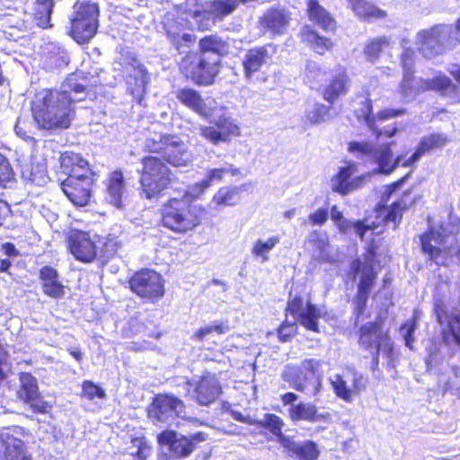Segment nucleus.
<instances>
[{
	"label": "nucleus",
	"mask_w": 460,
	"mask_h": 460,
	"mask_svg": "<svg viewBox=\"0 0 460 460\" xmlns=\"http://www.w3.org/2000/svg\"><path fill=\"white\" fill-rule=\"evenodd\" d=\"M184 12L185 13L192 18H205L208 16V7L204 5V4L199 0H186L184 3Z\"/></svg>",
	"instance_id": "nucleus-53"
},
{
	"label": "nucleus",
	"mask_w": 460,
	"mask_h": 460,
	"mask_svg": "<svg viewBox=\"0 0 460 460\" xmlns=\"http://www.w3.org/2000/svg\"><path fill=\"white\" fill-rule=\"evenodd\" d=\"M288 416L294 422L299 420L315 422L323 419V416L318 412V409L314 404L303 402L291 405L288 409Z\"/></svg>",
	"instance_id": "nucleus-40"
},
{
	"label": "nucleus",
	"mask_w": 460,
	"mask_h": 460,
	"mask_svg": "<svg viewBox=\"0 0 460 460\" xmlns=\"http://www.w3.org/2000/svg\"><path fill=\"white\" fill-rule=\"evenodd\" d=\"M291 13L283 7H271L260 18V25L272 36L283 35L289 26Z\"/></svg>",
	"instance_id": "nucleus-23"
},
{
	"label": "nucleus",
	"mask_w": 460,
	"mask_h": 460,
	"mask_svg": "<svg viewBox=\"0 0 460 460\" xmlns=\"http://www.w3.org/2000/svg\"><path fill=\"white\" fill-rule=\"evenodd\" d=\"M417 317L413 316L401 325V330H406L403 338L405 341V345L410 349H413L412 344L414 342V332L417 327Z\"/></svg>",
	"instance_id": "nucleus-57"
},
{
	"label": "nucleus",
	"mask_w": 460,
	"mask_h": 460,
	"mask_svg": "<svg viewBox=\"0 0 460 460\" xmlns=\"http://www.w3.org/2000/svg\"><path fill=\"white\" fill-rule=\"evenodd\" d=\"M230 329L231 327L227 321L213 322L210 324L201 326L196 330L191 335V340L197 342H208L218 345V342L214 340V337L224 335L228 332Z\"/></svg>",
	"instance_id": "nucleus-34"
},
{
	"label": "nucleus",
	"mask_w": 460,
	"mask_h": 460,
	"mask_svg": "<svg viewBox=\"0 0 460 460\" xmlns=\"http://www.w3.org/2000/svg\"><path fill=\"white\" fill-rule=\"evenodd\" d=\"M60 167L67 176L93 175L89 162L80 154L65 151L59 157Z\"/></svg>",
	"instance_id": "nucleus-30"
},
{
	"label": "nucleus",
	"mask_w": 460,
	"mask_h": 460,
	"mask_svg": "<svg viewBox=\"0 0 460 460\" xmlns=\"http://www.w3.org/2000/svg\"><path fill=\"white\" fill-rule=\"evenodd\" d=\"M389 43V40L385 36H380L367 40L364 48V54L367 60L374 62L378 59L384 48L388 47Z\"/></svg>",
	"instance_id": "nucleus-44"
},
{
	"label": "nucleus",
	"mask_w": 460,
	"mask_h": 460,
	"mask_svg": "<svg viewBox=\"0 0 460 460\" xmlns=\"http://www.w3.org/2000/svg\"><path fill=\"white\" fill-rule=\"evenodd\" d=\"M162 29L171 46L179 53L196 43L192 24L185 17L167 13L162 21Z\"/></svg>",
	"instance_id": "nucleus-12"
},
{
	"label": "nucleus",
	"mask_w": 460,
	"mask_h": 460,
	"mask_svg": "<svg viewBox=\"0 0 460 460\" xmlns=\"http://www.w3.org/2000/svg\"><path fill=\"white\" fill-rule=\"evenodd\" d=\"M298 332L296 322L284 320L277 328L276 332L279 341L285 343L290 341Z\"/></svg>",
	"instance_id": "nucleus-50"
},
{
	"label": "nucleus",
	"mask_w": 460,
	"mask_h": 460,
	"mask_svg": "<svg viewBox=\"0 0 460 460\" xmlns=\"http://www.w3.org/2000/svg\"><path fill=\"white\" fill-rule=\"evenodd\" d=\"M332 105L315 103L314 106L305 112V120L310 125L323 123L329 115Z\"/></svg>",
	"instance_id": "nucleus-47"
},
{
	"label": "nucleus",
	"mask_w": 460,
	"mask_h": 460,
	"mask_svg": "<svg viewBox=\"0 0 460 460\" xmlns=\"http://www.w3.org/2000/svg\"><path fill=\"white\" fill-rule=\"evenodd\" d=\"M94 182L93 175H80L66 177L60 185L71 203L76 207H84L91 200Z\"/></svg>",
	"instance_id": "nucleus-17"
},
{
	"label": "nucleus",
	"mask_w": 460,
	"mask_h": 460,
	"mask_svg": "<svg viewBox=\"0 0 460 460\" xmlns=\"http://www.w3.org/2000/svg\"><path fill=\"white\" fill-rule=\"evenodd\" d=\"M353 229L356 234L361 239H365V235L367 231H374L378 227V225L375 222L367 223V219L364 218L361 220H356L353 222Z\"/></svg>",
	"instance_id": "nucleus-60"
},
{
	"label": "nucleus",
	"mask_w": 460,
	"mask_h": 460,
	"mask_svg": "<svg viewBox=\"0 0 460 460\" xmlns=\"http://www.w3.org/2000/svg\"><path fill=\"white\" fill-rule=\"evenodd\" d=\"M144 151L155 154L169 167H186L192 160L186 144L175 135L162 134L158 139H146Z\"/></svg>",
	"instance_id": "nucleus-8"
},
{
	"label": "nucleus",
	"mask_w": 460,
	"mask_h": 460,
	"mask_svg": "<svg viewBox=\"0 0 460 460\" xmlns=\"http://www.w3.org/2000/svg\"><path fill=\"white\" fill-rule=\"evenodd\" d=\"M357 172V164L352 161L347 162L346 165L340 167L337 172L332 177V190L341 196H346L361 188L366 180V176L359 175L352 177V175Z\"/></svg>",
	"instance_id": "nucleus-20"
},
{
	"label": "nucleus",
	"mask_w": 460,
	"mask_h": 460,
	"mask_svg": "<svg viewBox=\"0 0 460 460\" xmlns=\"http://www.w3.org/2000/svg\"><path fill=\"white\" fill-rule=\"evenodd\" d=\"M411 175V172L404 174L398 180L385 185V190L382 195V200L387 202L391 196L403 184L405 183Z\"/></svg>",
	"instance_id": "nucleus-58"
},
{
	"label": "nucleus",
	"mask_w": 460,
	"mask_h": 460,
	"mask_svg": "<svg viewBox=\"0 0 460 460\" xmlns=\"http://www.w3.org/2000/svg\"><path fill=\"white\" fill-rule=\"evenodd\" d=\"M270 45H262L247 49L242 60L243 72L245 79L250 81L270 58L268 48Z\"/></svg>",
	"instance_id": "nucleus-26"
},
{
	"label": "nucleus",
	"mask_w": 460,
	"mask_h": 460,
	"mask_svg": "<svg viewBox=\"0 0 460 460\" xmlns=\"http://www.w3.org/2000/svg\"><path fill=\"white\" fill-rule=\"evenodd\" d=\"M105 190L110 202L116 208H121L122 197L126 190V181L121 170H114L109 173Z\"/></svg>",
	"instance_id": "nucleus-33"
},
{
	"label": "nucleus",
	"mask_w": 460,
	"mask_h": 460,
	"mask_svg": "<svg viewBox=\"0 0 460 460\" xmlns=\"http://www.w3.org/2000/svg\"><path fill=\"white\" fill-rule=\"evenodd\" d=\"M371 130L374 132L376 137H380L382 136H385L386 137H392L397 133L398 128L396 126H393L387 128L379 129L375 125L374 129Z\"/></svg>",
	"instance_id": "nucleus-64"
},
{
	"label": "nucleus",
	"mask_w": 460,
	"mask_h": 460,
	"mask_svg": "<svg viewBox=\"0 0 460 460\" xmlns=\"http://www.w3.org/2000/svg\"><path fill=\"white\" fill-rule=\"evenodd\" d=\"M226 168H214L208 171L206 178L201 181L203 188H208L214 181H222L224 175L228 172Z\"/></svg>",
	"instance_id": "nucleus-59"
},
{
	"label": "nucleus",
	"mask_w": 460,
	"mask_h": 460,
	"mask_svg": "<svg viewBox=\"0 0 460 460\" xmlns=\"http://www.w3.org/2000/svg\"><path fill=\"white\" fill-rule=\"evenodd\" d=\"M350 86L351 80L347 69L342 66H339L335 68L332 77L323 85L321 96L329 105H333L340 98L349 93Z\"/></svg>",
	"instance_id": "nucleus-21"
},
{
	"label": "nucleus",
	"mask_w": 460,
	"mask_h": 460,
	"mask_svg": "<svg viewBox=\"0 0 460 460\" xmlns=\"http://www.w3.org/2000/svg\"><path fill=\"white\" fill-rule=\"evenodd\" d=\"M284 426L285 422L282 418L275 413H265L261 420H255L254 422V427L265 432H270L281 446L285 443V439L289 437L283 434Z\"/></svg>",
	"instance_id": "nucleus-35"
},
{
	"label": "nucleus",
	"mask_w": 460,
	"mask_h": 460,
	"mask_svg": "<svg viewBox=\"0 0 460 460\" xmlns=\"http://www.w3.org/2000/svg\"><path fill=\"white\" fill-rule=\"evenodd\" d=\"M355 115L358 119H363L370 129H374L376 118L373 116V101L368 94L359 102Z\"/></svg>",
	"instance_id": "nucleus-46"
},
{
	"label": "nucleus",
	"mask_w": 460,
	"mask_h": 460,
	"mask_svg": "<svg viewBox=\"0 0 460 460\" xmlns=\"http://www.w3.org/2000/svg\"><path fill=\"white\" fill-rule=\"evenodd\" d=\"M16 183V174L9 160L0 153V189L11 188Z\"/></svg>",
	"instance_id": "nucleus-45"
},
{
	"label": "nucleus",
	"mask_w": 460,
	"mask_h": 460,
	"mask_svg": "<svg viewBox=\"0 0 460 460\" xmlns=\"http://www.w3.org/2000/svg\"><path fill=\"white\" fill-rule=\"evenodd\" d=\"M299 38L303 44L319 56L332 52L335 47V43L331 38L322 35L316 29L309 24L301 27Z\"/></svg>",
	"instance_id": "nucleus-25"
},
{
	"label": "nucleus",
	"mask_w": 460,
	"mask_h": 460,
	"mask_svg": "<svg viewBox=\"0 0 460 460\" xmlns=\"http://www.w3.org/2000/svg\"><path fill=\"white\" fill-rule=\"evenodd\" d=\"M186 405L184 402L172 394H157L154 396L150 404L149 416L157 420H164L171 412L179 416L184 412Z\"/></svg>",
	"instance_id": "nucleus-22"
},
{
	"label": "nucleus",
	"mask_w": 460,
	"mask_h": 460,
	"mask_svg": "<svg viewBox=\"0 0 460 460\" xmlns=\"http://www.w3.org/2000/svg\"><path fill=\"white\" fill-rule=\"evenodd\" d=\"M22 176L25 180L35 185H41L47 181L48 175L46 170L39 165L31 164L23 172Z\"/></svg>",
	"instance_id": "nucleus-51"
},
{
	"label": "nucleus",
	"mask_w": 460,
	"mask_h": 460,
	"mask_svg": "<svg viewBox=\"0 0 460 460\" xmlns=\"http://www.w3.org/2000/svg\"><path fill=\"white\" fill-rule=\"evenodd\" d=\"M449 142L448 137L444 133H431L420 138L415 151L412 154V159H420L425 154L431 151L443 148Z\"/></svg>",
	"instance_id": "nucleus-36"
},
{
	"label": "nucleus",
	"mask_w": 460,
	"mask_h": 460,
	"mask_svg": "<svg viewBox=\"0 0 460 460\" xmlns=\"http://www.w3.org/2000/svg\"><path fill=\"white\" fill-rule=\"evenodd\" d=\"M116 63L125 74V82L129 94L140 102L146 94L149 82L147 68L133 52L121 53Z\"/></svg>",
	"instance_id": "nucleus-11"
},
{
	"label": "nucleus",
	"mask_w": 460,
	"mask_h": 460,
	"mask_svg": "<svg viewBox=\"0 0 460 460\" xmlns=\"http://www.w3.org/2000/svg\"><path fill=\"white\" fill-rule=\"evenodd\" d=\"M200 135L213 145L230 142L241 135V129L234 119L222 115L211 125L200 128Z\"/></svg>",
	"instance_id": "nucleus-19"
},
{
	"label": "nucleus",
	"mask_w": 460,
	"mask_h": 460,
	"mask_svg": "<svg viewBox=\"0 0 460 460\" xmlns=\"http://www.w3.org/2000/svg\"><path fill=\"white\" fill-rule=\"evenodd\" d=\"M81 397L91 401L95 398L104 399L106 393L99 385L91 380H84L82 383Z\"/></svg>",
	"instance_id": "nucleus-52"
},
{
	"label": "nucleus",
	"mask_w": 460,
	"mask_h": 460,
	"mask_svg": "<svg viewBox=\"0 0 460 460\" xmlns=\"http://www.w3.org/2000/svg\"><path fill=\"white\" fill-rule=\"evenodd\" d=\"M41 290L45 296L53 299H61L66 295V287L59 280L57 269L45 265L39 270Z\"/></svg>",
	"instance_id": "nucleus-27"
},
{
	"label": "nucleus",
	"mask_w": 460,
	"mask_h": 460,
	"mask_svg": "<svg viewBox=\"0 0 460 460\" xmlns=\"http://www.w3.org/2000/svg\"><path fill=\"white\" fill-rule=\"evenodd\" d=\"M99 16L98 4L76 3L69 18L67 34L79 45L88 44L98 33Z\"/></svg>",
	"instance_id": "nucleus-7"
},
{
	"label": "nucleus",
	"mask_w": 460,
	"mask_h": 460,
	"mask_svg": "<svg viewBox=\"0 0 460 460\" xmlns=\"http://www.w3.org/2000/svg\"><path fill=\"white\" fill-rule=\"evenodd\" d=\"M279 243V236H271L266 241L257 240L252 249V253L256 257H261L263 261H268V253Z\"/></svg>",
	"instance_id": "nucleus-48"
},
{
	"label": "nucleus",
	"mask_w": 460,
	"mask_h": 460,
	"mask_svg": "<svg viewBox=\"0 0 460 460\" xmlns=\"http://www.w3.org/2000/svg\"><path fill=\"white\" fill-rule=\"evenodd\" d=\"M384 322V318L377 317L375 321L362 324L358 331L359 346L364 349H375L373 356L374 369L377 368L382 344L390 340L389 332L383 331Z\"/></svg>",
	"instance_id": "nucleus-15"
},
{
	"label": "nucleus",
	"mask_w": 460,
	"mask_h": 460,
	"mask_svg": "<svg viewBox=\"0 0 460 460\" xmlns=\"http://www.w3.org/2000/svg\"><path fill=\"white\" fill-rule=\"evenodd\" d=\"M208 438L209 436L205 431L199 430L184 435L173 429H164L156 438L158 445L166 447L170 456L173 459H183L190 456Z\"/></svg>",
	"instance_id": "nucleus-9"
},
{
	"label": "nucleus",
	"mask_w": 460,
	"mask_h": 460,
	"mask_svg": "<svg viewBox=\"0 0 460 460\" xmlns=\"http://www.w3.org/2000/svg\"><path fill=\"white\" fill-rule=\"evenodd\" d=\"M230 53V44L217 33L208 34L198 41L196 51H188L179 63L180 73L195 85H212L222 68V58Z\"/></svg>",
	"instance_id": "nucleus-1"
},
{
	"label": "nucleus",
	"mask_w": 460,
	"mask_h": 460,
	"mask_svg": "<svg viewBox=\"0 0 460 460\" xmlns=\"http://www.w3.org/2000/svg\"><path fill=\"white\" fill-rule=\"evenodd\" d=\"M53 8L54 0H34L31 16L38 27L43 30L53 27L51 23Z\"/></svg>",
	"instance_id": "nucleus-38"
},
{
	"label": "nucleus",
	"mask_w": 460,
	"mask_h": 460,
	"mask_svg": "<svg viewBox=\"0 0 460 460\" xmlns=\"http://www.w3.org/2000/svg\"><path fill=\"white\" fill-rule=\"evenodd\" d=\"M348 151L354 154L358 159L365 160L374 155V146L367 141H351L348 144Z\"/></svg>",
	"instance_id": "nucleus-49"
},
{
	"label": "nucleus",
	"mask_w": 460,
	"mask_h": 460,
	"mask_svg": "<svg viewBox=\"0 0 460 460\" xmlns=\"http://www.w3.org/2000/svg\"><path fill=\"white\" fill-rule=\"evenodd\" d=\"M203 209L191 200L188 193L169 198L160 208L159 224L170 232L185 235L194 232L202 223Z\"/></svg>",
	"instance_id": "nucleus-4"
},
{
	"label": "nucleus",
	"mask_w": 460,
	"mask_h": 460,
	"mask_svg": "<svg viewBox=\"0 0 460 460\" xmlns=\"http://www.w3.org/2000/svg\"><path fill=\"white\" fill-rule=\"evenodd\" d=\"M332 385L336 396L344 400L345 402H351V391L347 386L345 380L342 378L341 375L335 376V379L332 382Z\"/></svg>",
	"instance_id": "nucleus-54"
},
{
	"label": "nucleus",
	"mask_w": 460,
	"mask_h": 460,
	"mask_svg": "<svg viewBox=\"0 0 460 460\" xmlns=\"http://www.w3.org/2000/svg\"><path fill=\"white\" fill-rule=\"evenodd\" d=\"M449 311L446 303L438 298L434 301L433 314L440 325V334L447 344L460 346V309Z\"/></svg>",
	"instance_id": "nucleus-14"
},
{
	"label": "nucleus",
	"mask_w": 460,
	"mask_h": 460,
	"mask_svg": "<svg viewBox=\"0 0 460 460\" xmlns=\"http://www.w3.org/2000/svg\"><path fill=\"white\" fill-rule=\"evenodd\" d=\"M28 433L21 426L3 428L0 430V460H33L22 439Z\"/></svg>",
	"instance_id": "nucleus-13"
},
{
	"label": "nucleus",
	"mask_w": 460,
	"mask_h": 460,
	"mask_svg": "<svg viewBox=\"0 0 460 460\" xmlns=\"http://www.w3.org/2000/svg\"><path fill=\"white\" fill-rule=\"evenodd\" d=\"M406 113L405 109L400 108V109H382L377 111L376 115V119L378 120H386L392 118L399 117L402 115H404Z\"/></svg>",
	"instance_id": "nucleus-62"
},
{
	"label": "nucleus",
	"mask_w": 460,
	"mask_h": 460,
	"mask_svg": "<svg viewBox=\"0 0 460 460\" xmlns=\"http://www.w3.org/2000/svg\"><path fill=\"white\" fill-rule=\"evenodd\" d=\"M321 366L322 361L314 358H305L300 366L287 364L281 372V379L293 389L303 393Z\"/></svg>",
	"instance_id": "nucleus-16"
},
{
	"label": "nucleus",
	"mask_w": 460,
	"mask_h": 460,
	"mask_svg": "<svg viewBox=\"0 0 460 460\" xmlns=\"http://www.w3.org/2000/svg\"><path fill=\"white\" fill-rule=\"evenodd\" d=\"M420 250L429 259L436 263L439 259H446L447 248L442 247L445 236L434 227L428 228L420 235Z\"/></svg>",
	"instance_id": "nucleus-24"
},
{
	"label": "nucleus",
	"mask_w": 460,
	"mask_h": 460,
	"mask_svg": "<svg viewBox=\"0 0 460 460\" xmlns=\"http://www.w3.org/2000/svg\"><path fill=\"white\" fill-rule=\"evenodd\" d=\"M24 402L27 403L30 406L31 411L36 414H46L51 409V404L42 398L40 392L35 396H33V399H30Z\"/></svg>",
	"instance_id": "nucleus-55"
},
{
	"label": "nucleus",
	"mask_w": 460,
	"mask_h": 460,
	"mask_svg": "<svg viewBox=\"0 0 460 460\" xmlns=\"http://www.w3.org/2000/svg\"><path fill=\"white\" fill-rule=\"evenodd\" d=\"M175 98L183 106L191 110L199 116H208V107L201 93L192 87L179 88L175 92Z\"/></svg>",
	"instance_id": "nucleus-32"
},
{
	"label": "nucleus",
	"mask_w": 460,
	"mask_h": 460,
	"mask_svg": "<svg viewBox=\"0 0 460 460\" xmlns=\"http://www.w3.org/2000/svg\"><path fill=\"white\" fill-rule=\"evenodd\" d=\"M304 308L302 296L296 295L288 300L284 313L286 316L289 314L296 320L298 315L304 311Z\"/></svg>",
	"instance_id": "nucleus-56"
},
{
	"label": "nucleus",
	"mask_w": 460,
	"mask_h": 460,
	"mask_svg": "<svg viewBox=\"0 0 460 460\" xmlns=\"http://www.w3.org/2000/svg\"><path fill=\"white\" fill-rule=\"evenodd\" d=\"M349 3L353 13L361 20L368 22L380 20L387 15L385 10L380 9L367 0H349Z\"/></svg>",
	"instance_id": "nucleus-37"
},
{
	"label": "nucleus",
	"mask_w": 460,
	"mask_h": 460,
	"mask_svg": "<svg viewBox=\"0 0 460 460\" xmlns=\"http://www.w3.org/2000/svg\"><path fill=\"white\" fill-rule=\"evenodd\" d=\"M322 316L318 306L312 303L305 305L304 311L298 315L296 323L301 324L305 330L314 332H319V320Z\"/></svg>",
	"instance_id": "nucleus-41"
},
{
	"label": "nucleus",
	"mask_w": 460,
	"mask_h": 460,
	"mask_svg": "<svg viewBox=\"0 0 460 460\" xmlns=\"http://www.w3.org/2000/svg\"><path fill=\"white\" fill-rule=\"evenodd\" d=\"M67 252L82 263L100 260L106 264L117 253L119 243L112 236L100 237L80 229H70L66 236Z\"/></svg>",
	"instance_id": "nucleus-3"
},
{
	"label": "nucleus",
	"mask_w": 460,
	"mask_h": 460,
	"mask_svg": "<svg viewBox=\"0 0 460 460\" xmlns=\"http://www.w3.org/2000/svg\"><path fill=\"white\" fill-rule=\"evenodd\" d=\"M139 164L137 173L141 194L146 199L160 198L173 182L172 171L155 154L146 153Z\"/></svg>",
	"instance_id": "nucleus-6"
},
{
	"label": "nucleus",
	"mask_w": 460,
	"mask_h": 460,
	"mask_svg": "<svg viewBox=\"0 0 460 460\" xmlns=\"http://www.w3.org/2000/svg\"><path fill=\"white\" fill-rule=\"evenodd\" d=\"M329 217L328 209L325 208H319L315 211L308 215V221L312 226H323Z\"/></svg>",
	"instance_id": "nucleus-61"
},
{
	"label": "nucleus",
	"mask_w": 460,
	"mask_h": 460,
	"mask_svg": "<svg viewBox=\"0 0 460 460\" xmlns=\"http://www.w3.org/2000/svg\"><path fill=\"white\" fill-rule=\"evenodd\" d=\"M75 104L68 91L45 88L31 102V116L40 129H66L75 118Z\"/></svg>",
	"instance_id": "nucleus-2"
},
{
	"label": "nucleus",
	"mask_w": 460,
	"mask_h": 460,
	"mask_svg": "<svg viewBox=\"0 0 460 460\" xmlns=\"http://www.w3.org/2000/svg\"><path fill=\"white\" fill-rule=\"evenodd\" d=\"M394 142L382 145L376 150L374 149L375 161L378 165L379 172L390 174L396 169V164H392L394 154L392 146Z\"/></svg>",
	"instance_id": "nucleus-42"
},
{
	"label": "nucleus",
	"mask_w": 460,
	"mask_h": 460,
	"mask_svg": "<svg viewBox=\"0 0 460 460\" xmlns=\"http://www.w3.org/2000/svg\"><path fill=\"white\" fill-rule=\"evenodd\" d=\"M243 189L244 185L220 187L213 195L211 201L216 208L234 206L238 204Z\"/></svg>",
	"instance_id": "nucleus-39"
},
{
	"label": "nucleus",
	"mask_w": 460,
	"mask_h": 460,
	"mask_svg": "<svg viewBox=\"0 0 460 460\" xmlns=\"http://www.w3.org/2000/svg\"><path fill=\"white\" fill-rule=\"evenodd\" d=\"M306 14L308 19L323 31L334 32L337 30L336 19L318 0H307Z\"/></svg>",
	"instance_id": "nucleus-31"
},
{
	"label": "nucleus",
	"mask_w": 460,
	"mask_h": 460,
	"mask_svg": "<svg viewBox=\"0 0 460 460\" xmlns=\"http://www.w3.org/2000/svg\"><path fill=\"white\" fill-rule=\"evenodd\" d=\"M433 88L438 91H447L453 87L452 81L446 75L436 76L432 80Z\"/></svg>",
	"instance_id": "nucleus-63"
},
{
	"label": "nucleus",
	"mask_w": 460,
	"mask_h": 460,
	"mask_svg": "<svg viewBox=\"0 0 460 460\" xmlns=\"http://www.w3.org/2000/svg\"><path fill=\"white\" fill-rule=\"evenodd\" d=\"M410 194V190L404 191L402 196L396 200L393 201L388 207L385 204L378 203L376 206V212H380L383 209L386 210L383 217L385 225H393V228L396 229L400 226L403 214L411 207L413 201H408L406 197Z\"/></svg>",
	"instance_id": "nucleus-28"
},
{
	"label": "nucleus",
	"mask_w": 460,
	"mask_h": 460,
	"mask_svg": "<svg viewBox=\"0 0 460 460\" xmlns=\"http://www.w3.org/2000/svg\"><path fill=\"white\" fill-rule=\"evenodd\" d=\"M128 288L144 303L155 304L165 294L163 276L149 268L136 270L128 279Z\"/></svg>",
	"instance_id": "nucleus-10"
},
{
	"label": "nucleus",
	"mask_w": 460,
	"mask_h": 460,
	"mask_svg": "<svg viewBox=\"0 0 460 460\" xmlns=\"http://www.w3.org/2000/svg\"><path fill=\"white\" fill-rule=\"evenodd\" d=\"M282 447L287 455L296 460H317L321 454L317 443L311 439L297 443L289 436Z\"/></svg>",
	"instance_id": "nucleus-29"
},
{
	"label": "nucleus",
	"mask_w": 460,
	"mask_h": 460,
	"mask_svg": "<svg viewBox=\"0 0 460 460\" xmlns=\"http://www.w3.org/2000/svg\"><path fill=\"white\" fill-rule=\"evenodd\" d=\"M376 247L373 244L366 249L363 260L357 257L350 261L348 276L356 281L357 291L353 297V314L356 318L364 314L370 294L376 285Z\"/></svg>",
	"instance_id": "nucleus-5"
},
{
	"label": "nucleus",
	"mask_w": 460,
	"mask_h": 460,
	"mask_svg": "<svg viewBox=\"0 0 460 460\" xmlns=\"http://www.w3.org/2000/svg\"><path fill=\"white\" fill-rule=\"evenodd\" d=\"M223 394V386L219 377L211 372H204L193 383L192 398L199 406L208 407Z\"/></svg>",
	"instance_id": "nucleus-18"
},
{
	"label": "nucleus",
	"mask_w": 460,
	"mask_h": 460,
	"mask_svg": "<svg viewBox=\"0 0 460 460\" xmlns=\"http://www.w3.org/2000/svg\"><path fill=\"white\" fill-rule=\"evenodd\" d=\"M20 382L19 398L23 402L33 399L39 393L37 379L31 373L24 372L20 375Z\"/></svg>",
	"instance_id": "nucleus-43"
}]
</instances>
